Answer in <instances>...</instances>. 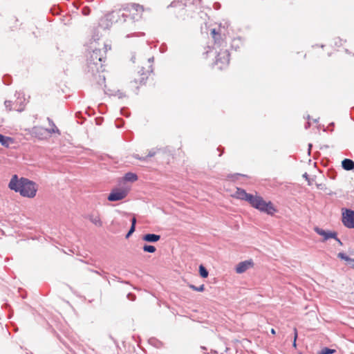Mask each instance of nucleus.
<instances>
[{
	"instance_id": "603ef678",
	"label": "nucleus",
	"mask_w": 354,
	"mask_h": 354,
	"mask_svg": "<svg viewBox=\"0 0 354 354\" xmlns=\"http://www.w3.org/2000/svg\"><path fill=\"white\" fill-rule=\"evenodd\" d=\"M310 122L309 121H308V122L305 124L304 127H305V129H308V128H310Z\"/></svg>"
},
{
	"instance_id": "ea45409f",
	"label": "nucleus",
	"mask_w": 354,
	"mask_h": 354,
	"mask_svg": "<svg viewBox=\"0 0 354 354\" xmlns=\"http://www.w3.org/2000/svg\"><path fill=\"white\" fill-rule=\"evenodd\" d=\"M347 265L351 268H354V259L351 258L348 262H347Z\"/></svg>"
},
{
	"instance_id": "4c0bfd02",
	"label": "nucleus",
	"mask_w": 354,
	"mask_h": 354,
	"mask_svg": "<svg viewBox=\"0 0 354 354\" xmlns=\"http://www.w3.org/2000/svg\"><path fill=\"white\" fill-rule=\"evenodd\" d=\"M297 330L296 328H294V341H293V343H292V345L294 347H296L297 346V344H296V340H297Z\"/></svg>"
},
{
	"instance_id": "9b49d317",
	"label": "nucleus",
	"mask_w": 354,
	"mask_h": 354,
	"mask_svg": "<svg viewBox=\"0 0 354 354\" xmlns=\"http://www.w3.org/2000/svg\"><path fill=\"white\" fill-rule=\"evenodd\" d=\"M149 73V71H145L144 67H142L138 72L139 77L135 78L134 80L131 82V83H135L136 84L139 83L140 85L145 84L148 79Z\"/></svg>"
},
{
	"instance_id": "680f3d73",
	"label": "nucleus",
	"mask_w": 354,
	"mask_h": 354,
	"mask_svg": "<svg viewBox=\"0 0 354 354\" xmlns=\"http://www.w3.org/2000/svg\"><path fill=\"white\" fill-rule=\"evenodd\" d=\"M271 333L274 335L275 334V330L274 328L271 329Z\"/></svg>"
},
{
	"instance_id": "6e6552de",
	"label": "nucleus",
	"mask_w": 354,
	"mask_h": 354,
	"mask_svg": "<svg viewBox=\"0 0 354 354\" xmlns=\"http://www.w3.org/2000/svg\"><path fill=\"white\" fill-rule=\"evenodd\" d=\"M31 135L39 140H44L47 139L50 134L47 128L35 126L32 128Z\"/></svg>"
},
{
	"instance_id": "39448f33",
	"label": "nucleus",
	"mask_w": 354,
	"mask_h": 354,
	"mask_svg": "<svg viewBox=\"0 0 354 354\" xmlns=\"http://www.w3.org/2000/svg\"><path fill=\"white\" fill-rule=\"evenodd\" d=\"M250 205L259 211L266 213L268 215H273L277 212L271 201L266 202L261 196L254 195Z\"/></svg>"
},
{
	"instance_id": "f03ea898",
	"label": "nucleus",
	"mask_w": 354,
	"mask_h": 354,
	"mask_svg": "<svg viewBox=\"0 0 354 354\" xmlns=\"http://www.w3.org/2000/svg\"><path fill=\"white\" fill-rule=\"evenodd\" d=\"M8 187L27 198L35 197L37 191V187L35 182L24 177L19 178L17 174L12 176Z\"/></svg>"
},
{
	"instance_id": "bb28decb",
	"label": "nucleus",
	"mask_w": 354,
	"mask_h": 354,
	"mask_svg": "<svg viewBox=\"0 0 354 354\" xmlns=\"http://www.w3.org/2000/svg\"><path fill=\"white\" fill-rule=\"evenodd\" d=\"M12 77L9 75H5L3 77L2 81L4 84L10 85L12 83Z\"/></svg>"
},
{
	"instance_id": "9d476101",
	"label": "nucleus",
	"mask_w": 354,
	"mask_h": 354,
	"mask_svg": "<svg viewBox=\"0 0 354 354\" xmlns=\"http://www.w3.org/2000/svg\"><path fill=\"white\" fill-rule=\"evenodd\" d=\"M314 230L317 234L323 236V241H326L330 239L336 238V232L325 230L319 227H315Z\"/></svg>"
},
{
	"instance_id": "4d7b16f0",
	"label": "nucleus",
	"mask_w": 354,
	"mask_h": 354,
	"mask_svg": "<svg viewBox=\"0 0 354 354\" xmlns=\"http://www.w3.org/2000/svg\"><path fill=\"white\" fill-rule=\"evenodd\" d=\"M303 177H304V178H306V180H308V174L307 173H304V174H303Z\"/></svg>"
},
{
	"instance_id": "3c124183",
	"label": "nucleus",
	"mask_w": 354,
	"mask_h": 354,
	"mask_svg": "<svg viewBox=\"0 0 354 354\" xmlns=\"http://www.w3.org/2000/svg\"><path fill=\"white\" fill-rule=\"evenodd\" d=\"M92 272H94V273H96L97 274H100L101 276H103V274H105V272H103V274L100 273L99 271L97 270H91Z\"/></svg>"
},
{
	"instance_id": "09e8293b",
	"label": "nucleus",
	"mask_w": 354,
	"mask_h": 354,
	"mask_svg": "<svg viewBox=\"0 0 354 354\" xmlns=\"http://www.w3.org/2000/svg\"><path fill=\"white\" fill-rule=\"evenodd\" d=\"M166 50V46L165 45H161L160 47V51L161 53H165Z\"/></svg>"
},
{
	"instance_id": "2eb2a0df",
	"label": "nucleus",
	"mask_w": 354,
	"mask_h": 354,
	"mask_svg": "<svg viewBox=\"0 0 354 354\" xmlns=\"http://www.w3.org/2000/svg\"><path fill=\"white\" fill-rule=\"evenodd\" d=\"M14 142V139L11 137L6 136L0 133V144L4 147H9L11 143Z\"/></svg>"
},
{
	"instance_id": "393cba45",
	"label": "nucleus",
	"mask_w": 354,
	"mask_h": 354,
	"mask_svg": "<svg viewBox=\"0 0 354 354\" xmlns=\"http://www.w3.org/2000/svg\"><path fill=\"white\" fill-rule=\"evenodd\" d=\"M336 352L335 349L330 348L328 347H324L321 350L319 354H333Z\"/></svg>"
},
{
	"instance_id": "49530a36",
	"label": "nucleus",
	"mask_w": 354,
	"mask_h": 354,
	"mask_svg": "<svg viewBox=\"0 0 354 354\" xmlns=\"http://www.w3.org/2000/svg\"><path fill=\"white\" fill-rule=\"evenodd\" d=\"M214 8L216 9V10H218L220 8H221V4L218 2H216L214 3V6H213Z\"/></svg>"
},
{
	"instance_id": "0eeeda50",
	"label": "nucleus",
	"mask_w": 354,
	"mask_h": 354,
	"mask_svg": "<svg viewBox=\"0 0 354 354\" xmlns=\"http://www.w3.org/2000/svg\"><path fill=\"white\" fill-rule=\"evenodd\" d=\"M128 194V191L124 189L114 188L109 194L107 199L109 201L114 202L124 199Z\"/></svg>"
},
{
	"instance_id": "aec40b11",
	"label": "nucleus",
	"mask_w": 354,
	"mask_h": 354,
	"mask_svg": "<svg viewBox=\"0 0 354 354\" xmlns=\"http://www.w3.org/2000/svg\"><path fill=\"white\" fill-rule=\"evenodd\" d=\"M136 224V218L135 217H133L131 219V225L130 227V229L129 230L128 232L127 233V234L125 236L126 239L129 238L130 236L135 232Z\"/></svg>"
},
{
	"instance_id": "f3484780",
	"label": "nucleus",
	"mask_w": 354,
	"mask_h": 354,
	"mask_svg": "<svg viewBox=\"0 0 354 354\" xmlns=\"http://www.w3.org/2000/svg\"><path fill=\"white\" fill-rule=\"evenodd\" d=\"M243 45V41L241 37H236L232 40L231 48L237 50Z\"/></svg>"
},
{
	"instance_id": "423d86ee",
	"label": "nucleus",
	"mask_w": 354,
	"mask_h": 354,
	"mask_svg": "<svg viewBox=\"0 0 354 354\" xmlns=\"http://www.w3.org/2000/svg\"><path fill=\"white\" fill-rule=\"evenodd\" d=\"M342 222L345 227L350 229H354V210L343 208Z\"/></svg>"
},
{
	"instance_id": "dca6fc26",
	"label": "nucleus",
	"mask_w": 354,
	"mask_h": 354,
	"mask_svg": "<svg viewBox=\"0 0 354 354\" xmlns=\"http://www.w3.org/2000/svg\"><path fill=\"white\" fill-rule=\"evenodd\" d=\"M47 120L48 122L49 125L51 127L50 129H48V130L49 131V133L50 134L57 133V134L60 135L61 134L60 131L56 127V125L54 123V122L53 121V120L51 118H47Z\"/></svg>"
},
{
	"instance_id": "c03bdc74",
	"label": "nucleus",
	"mask_w": 354,
	"mask_h": 354,
	"mask_svg": "<svg viewBox=\"0 0 354 354\" xmlns=\"http://www.w3.org/2000/svg\"><path fill=\"white\" fill-rule=\"evenodd\" d=\"M243 176V177H248L245 174H239V173H236V174H231L230 176H229L228 177L229 178H232L234 176Z\"/></svg>"
},
{
	"instance_id": "13d9d810",
	"label": "nucleus",
	"mask_w": 354,
	"mask_h": 354,
	"mask_svg": "<svg viewBox=\"0 0 354 354\" xmlns=\"http://www.w3.org/2000/svg\"><path fill=\"white\" fill-rule=\"evenodd\" d=\"M312 147H313L312 144H310V143L308 144V153H310Z\"/></svg>"
},
{
	"instance_id": "5701e85b",
	"label": "nucleus",
	"mask_w": 354,
	"mask_h": 354,
	"mask_svg": "<svg viewBox=\"0 0 354 354\" xmlns=\"http://www.w3.org/2000/svg\"><path fill=\"white\" fill-rule=\"evenodd\" d=\"M89 220L91 221V223H93L94 225L100 227L102 225V222L101 221L100 218L98 216H91Z\"/></svg>"
},
{
	"instance_id": "5fc2aeb1",
	"label": "nucleus",
	"mask_w": 354,
	"mask_h": 354,
	"mask_svg": "<svg viewBox=\"0 0 354 354\" xmlns=\"http://www.w3.org/2000/svg\"><path fill=\"white\" fill-rule=\"evenodd\" d=\"M201 0H193L192 3L197 5V4H199L201 3Z\"/></svg>"
},
{
	"instance_id": "412c9836",
	"label": "nucleus",
	"mask_w": 354,
	"mask_h": 354,
	"mask_svg": "<svg viewBox=\"0 0 354 354\" xmlns=\"http://www.w3.org/2000/svg\"><path fill=\"white\" fill-rule=\"evenodd\" d=\"M97 81V84L100 86L105 83V77L104 75L101 74V72H99L95 74V75H92Z\"/></svg>"
},
{
	"instance_id": "864d4df0",
	"label": "nucleus",
	"mask_w": 354,
	"mask_h": 354,
	"mask_svg": "<svg viewBox=\"0 0 354 354\" xmlns=\"http://www.w3.org/2000/svg\"><path fill=\"white\" fill-rule=\"evenodd\" d=\"M75 116H76V118H82V113H81V112H80V111H79V112H77V113H75Z\"/></svg>"
},
{
	"instance_id": "7ed1b4c3",
	"label": "nucleus",
	"mask_w": 354,
	"mask_h": 354,
	"mask_svg": "<svg viewBox=\"0 0 354 354\" xmlns=\"http://www.w3.org/2000/svg\"><path fill=\"white\" fill-rule=\"evenodd\" d=\"M105 57L100 49L95 48L87 55V73L95 75L99 72H103V63Z\"/></svg>"
},
{
	"instance_id": "a18cd8bd",
	"label": "nucleus",
	"mask_w": 354,
	"mask_h": 354,
	"mask_svg": "<svg viewBox=\"0 0 354 354\" xmlns=\"http://www.w3.org/2000/svg\"><path fill=\"white\" fill-rule=\"evenodd\" d=\"M117 95H118V97L119 98H122V97H126V95H125L124 93L120 92V91H118V94H117Z\"/></svg>"
},
{
	"instance_id": "338daca9",
	"label": "nucleus",
	"mask_w": 354,
	"mask_h": 354,
	"mask_svg": "<svg viewBox=\"0 0 354 354\" xmlns=\"http://www.w3.org/2000/svg\"><path fill=\"white\" fill-rule=\"evenodd\" d=\"M314 122H318V119H315V120H314Z\"/></svg>"
},
{
	"instance_id": "de8ad7c7",
	"label": "nucleus",
	"mask_w": 354,
	"mask_h": 354,
	"mask_svg": "<svg viewBox=\"0 0 354 354\" xmlns=\"http://www.w3.org/2000/svg\"><path fill=\"white\" fill-rule=\"evenodd\" d=\"M73 4L77 9H78L81 5V3L78 1H74Z\"/></svg>"
},
{
	"instance_id": "b1692460",
	"label": "nucleus",
	"mask_w": 354,
	"mask_h": 354,
	"mask_svg": "<svg viewBox=\"0 0 354 354\" xmlns=\"http://www.w3.org/2000/svg\"><path fill=\"white\" fill-rule=\"evenodd\" d=\"M142 250L144 252H149V253H153L156 252V248L155 246L152 245H147V244H145L144 245V246L142 247Z\"/></svg>"
},
{
	"instance_id": "c85d7f7f",
	"label": "nucleus",
	"mask_w": 354,
	"mask_h": 354,
	"mask_svg": "<svg viewBox=\"0 0 354 354\" xmlns=\"http://www.w3.org/2000/svg\"><path fill=\"white\" fill-rule=\"evenodd\" d=\"M337 257L342 259V260H344L346 261V262H348V261L350 260L351 257H349L348 255H346L345 253L344 252H339L337 254Z\"/></svg>"
},
{
	"instance_id": "ddd939ff",
	"label": "nucleus",
	"mask_w": 354,
	"mask_h": 354,
	"mask_svg": "<svg viewBox=\"0 0 354 354\" xmlns=\"http://www.w3.org/2000/svg\"><path fill=\"white\" fill-rule=\"evenodd\" d=\"M142 240L149 243H156L160 239V235L156 234H145L142 236Z\"/></svg>"
},
{
	"instance_id": "79ce46f5",
	"label": "nucleus",
	"mask_w": 354,
	"mask_h": 354,
	"mask_svg": "<svg viewBox=\"0 0 354 354\" xmlns=\"http://www.w3.org/2000/svg\"><path fill=\"white\" fill-rule=\"evenodd\" d=\"M336 176L337 174L335 171H332L328 174V176L331 179H335L336 178Z\"/></svg>"
},
{
	"instance_id": "0e129e2a",
	"label": "nucleus",
	"mask_w": 354,
	"mask_h": 354,
	"mask_svg": "<svg viewBox=\"0 0 354 354\" xmlns=\"http://www.w3.org/2000/svg\"><path fill=\"white\" fill-rule=\"evenodd\" d=\"M306 118L309 120L310 119V116L309 115H308L306 116Z\"/></svg>"
},
{
	"instance_id": "a19ab883",
	"label": "nucleus",
	"mask_w": 354,
	"mask_h": 354,
	"mask_svg": "<svg viewBox=\"0 0 354 354\" xmlns=\"http://www.w3.org/2000/svg\"><path fill=\"white\" fill-rule=\"evenodd\" d=\"M103 121V118L99 117L95 118V122L97 125H100Z\"/></svg>"
},
{
	"instance_id": "4be33fe9",
	"label": "nucleus",
	"mask_w": 354,
	"mask_h": 354,
	"mask_svg": "<svg viewBox=\"0 0 354 354\" xmlns=\"http://www.w3.org/2000/svg\"><path fill=\"white\" fill-rule=\"evenodd\" d=\"M198 272H199L200 276L202 278H207L208 277L209 272L203 264H201L199 266Z\"/></svg>"
},
{
	"instance_id": "cd10ccee",
	"label": "nucleus",
	"mask_w": 354,
	"mask_h": 354,
	"mask_svg": "<svg viewBox=\"0 0 354 354\" xmlns=\"http://www.w3.org/2000/svg\"><path fill=\"white\" fill-rule=\"evenodd\" d=\"M149 342L153 345L154 346L156 347H159L160 346V345L162 344L161 342L158 341V339H155V338H151L149 339Z\"/></svg>"
},
{
	"instance_id": "69168bd1",
	"label": "nucleus",
	"mask_w": 354,
	"mask_h": 354,
	"mask_svg": "<svg viewBox=\"0 0 354 354\" xmlns=\"http://www.w3.org/2000/svg\"><path fill=\"white\" fill-rule=\"evenodd\" d=\"M23 110H24V109H18L17 111H19V112H21V111H22Z\"/></svg>"
},
{
	"instance_id": "c9c22d12",
	"label": "nucleus",
	"mask_w": 354,
	"mask_h": 354,
	"mask_svg": "<svg viewBox=\"0 0 354 354\" xmlns=\"http://www.w3.org/2000/svg\"><path fill=\"white\" fill-rule=\"evenodd\" d=\"M145 35V32H134L133 34H131V35H127L126 36V37L129 38V37H133V36H136V37H142V36H144Z\"/></svg>"
},
{
	"instance_id": "f8f14e48",
	"label": "nucleus",
	"mask_w": 354,
	"mask_h": 354,
	"mask_svg": "<svg viewBox=\"0 0 354 354\" xmlns=\"http://www.w3.org/2000/svg\"><path fill=\"white\" fill-rule=\"evenodd\" d=\"M253 266L254 262L252 259L241 261L236 265V272L239 274L243 273Z\"/></svg>"
},
{
	"instance_id": "a211bd4d",
	"label": "nucleus",
	"mask_w": 354,
	"mask_h": 354,
	"mask_svg": "<svg viewBox=\"0 0 354 354\" xmlns=\"http://www.w3.org/2000/svg\"><path fill=\"white\" fill-rule=\"evenodd\" d=\"M166 151L165 149L162 148H153L149 151V153L147 156L145 157H147V159L149 158H152L155 156L156 155L158 154L159 153H165Z\"/></svg>"
},
{
	"instance_id": "bf43d9fd",
	"label": "nucleus",
	"mask_w": 354,
	"mask_h": 354,
	"mask_svg": "<svg viewBox=\"0 0 354 354\" xmlns=\"http://www.w3.org/2000/svg\"><path fill=\"white\" fill-rule=\"evenodd\" d=\"M21 95V93L19 92H16V93H15V96H17V98H19Z\"/></svg>"
},
{
	"instance_id": "6ab92c4d",
	"label": "nucleus",
	"mask_w": 354,
	"mask_h": 354,
	"mask_svg": "<svg viewBox=\"0 0 354 354\" xmlns=\"http://www.w3.org/2000/svg\"><path fill=\"white\" fill-rule=\"evenodd\" d=\"M124 180L127 182H135L138 180V176L133 172H127L124 174Z\"/></svg>"
},
{
	"instance_id": "e2e57ef3",
	"label": "nucleus",
	"mask_w": 354,
	"mask_h": 354,
	"mask_svg": "<svg viewBox=\"0 0 354 354\" xmlns=\"http://www.w3.org/2000/svg\"><path fill=\"white\" fill-rule=\"evenodd\" d=\"M136 94H138V88H139V87L136 86Z\"/></svg>"
},
{
	"instance_id": "7c9ffc66",
	"label": "nucleus",
	"mask_w": 354,
	"mask_h": 354,
	"mask_svg": "<svg viewBox=\"0 0 354 354\" xmlns=\"http://www.w3.org/2000/svg\"><path fill=\"white\" fill-rule=\"evenodd\" d=\"M124 121L121 118H117L115 121V124L117 128H121L124 126Z\"/></svg>"
},
{
	"instance_id": "72a5a7b5",
	"label": "nucleus",
	"mask_w": 354,
	"mask_h": 354,
	"mask_svg": "<svg viewBox=\"0 0 354 354\" xmlns=\"http://www.w3.org/2000/svg\"><path fill=\"white\" fill-rule=\"evenodd\" d=\"M334 44L338 47L341 46L343 44V40L339 37H337L334 39Z\"/></svg>"
},
{
	"instance_id": "6e6d98bb",
	"label": "nucleus",
	"mask_w": 354,
	"mask_h": 354,
	"mask_svg": "<svg viewBox=\"0 0 354 354\" xmlns=\"http://www.w3.org/2000/svg\"><path fill=\"white\" fill-rule=\"evenodd\" d=\"M135 59H136V55L135 54H133L131 57V61L134 63L135 62Z\"/></svg>"
},
{
	"instance_id": "f257e3e1",
	"label": "nucleus",
	"mask_w": 354,
	"mask_h": 354,
	"mask_svg": "<svg viewBox=\"0 0 354 354\" xmlns=\"http://www.w3.org/2000/svg\"><path fill=\"white\" fill-rule=\"evenodd\" d=\"M211 35L214 41V46L212 47L207 46L203 54L206 55V57L210 55L214 56L215 61L213 66L222 70L230 63V53L227 48V41L223 39L220 32H216L215 28L211 30Z\"/></svg>"
},
{
	"instance_id": "a878e982",
	"label": "nucleus",
	"mask_w": 354,
	"mask_h": 354,
	"mask_svg": "<svg viewBox=\"0 0 354 354\" xmlns=\"http://www.w3.org/2000/svg\"><path fill=\"white\" fill-rule=\"evenodd\" d=\"M189 287L193 290H195V291H197V292H203L204 290H205V286L204 284H202L200 286L197 287L194 285H192V284H190L189 285Z\"/></svg>"
},
{
	"instance_id": "58836bf2",
	"label": "nucleus",
	"mask_w": 354,
	"mask_h": 354,
	"mask_svg": "<svg viewBox=\"0 0 354 354\" xmlns=\"http://www.w3.org/2000/svg\"><path fill=\"white\" fill-rule=\"evenodd\" d=\"M86 113L88 115L91 116V115H92L93 114H94V111H93L91 107H88V108L86 109Z\"/></svg>"
},
{
	"instance_id": "c756f323",
	"label": "nucleus",
	"mask_w": 354,
	"mask_h": 354,
	"mask_svg": "<svg viewBox=\"0 0 354 354\" xmlns=\"http://www.w3.org/2000/svg\"><path fill=\"white\" fill-rule=\"evenodd\" d=\"M82 15L84 16H88L91 13V8L89 6H86L82 9Z\"/></svg>"
},
{
	"instance_id": "774afa93",
	"label": "nucleus",
	"mask_w": 354,
	"mask_h": 354,
	"mask_svg": "<svg viewBox=\"0 0 354 354\" xmlns=\"http://www.w3.org/2000/svg\"><path fill=\"white\" fill-rule=\"evenodd\" d=\"M346 53H349V51H348V49H346Z\"/></svg>"
},
{
	"instance_id": "37998d69",
	"label": "nucleus",
	"mask_w": 354,
	"mask_h": 354,
	"mask_svg": "<svg viewBox=\"0 0 354 354\" xmlns=\"http://www.w3.org/2000/svg\"><path fill=\"white\" fill-rule=\"evenodd\" d=\"M127 298L131 301H133L136 299V296L131 293H129L127 295Z\"/></svg>"
},
{
	"instance_id": "473e14b6",
	"label": "nucleus",
	"mask_w": 354,
	"mask_h": 354,
	"mask_svg": "<svg viewBox=\"0 0 354 354\" xmlns=\"http://www.w3.org/2000/svg\"><path fill=\"white\" fill-rule=\"evenodd\" d=\"M133 157L135 159H137V160H141V161H143V162H147V157L140 156L138 154H133Z\"/></svg>"
},
{
	"instance_id": "e433bc0d",
	"label": "nucleus",
	"mask_w": 354,
	"mask_h": 354,
	"mask_svg": "<svg viewBox=\"0 0 354 354\" xmlns=\"http://www.w3.org/2000/svg\"><path fill=\"white\" fill-rule=\"evenodd\" d=\"M185 6V4H183V3L181 1H173L170 3L169 6H168V8L169 7H176L178 6Z\"/></svg>"
},
{
	"instance_id": "1a4fd4ad",
	"label": "nucleus",
	"mask_w": 354,
	"mask_h": 354,
	"mask_svg": "<svg viewBox=\"0 0 354 354\" xmlns=\"http://www.w3.org/2000/svg\"><path fill=\"white\" fill-rule=\"evenodd\" d=\"M236 197L239 199L245 201L251 204L254 195L247 193L246 191L242 188H236Z\"/></svg>"
},
{
	"instance_id": "4468645a",
	"label": "nucleus",
	"mask_w": 354,
	"mask_h": 354,
	"mask_svg": "<svg viewBox=\"0 0 354 354\" xmlns=\"http://www.w3.org/2000/svg\"><path fill=\"white\" fill-rule=\"evenodd\" d=\"M342 167L346 171L354 170V161L349 158H344L342 161Z\"/></svg>"
},
{
	"instance_id": "20e7f679",
	"label": "nucleus",
	"mask_w": 354,
	"mask_h": 354,
	"mask_svg": "<svg viewBox=\"0 0 354 354\" xmlns=\"http://www.w3.org/2000/svg\"><path fill=\"white\" fill-rule=\"evenodd\" d=\"M131 9L136 12V13H122L120 14V12H113L111 13H109L106 15V19L109 21H112L113 18L115 17H122L123 18L124 21H127L128 19L132 20L133 21L138 20V19L140 17V15L143 11V7L139 4L133 3L131 5Z\"/></svg>"
},
{
	"instance_id": "8fccbe9b",
	"label": "nucleus",
	"mask_w": 354,
	"mask_h": 354,
	"mask_svg": "<svg viewBox=\"0 0 354 354\" xmlns=\"http://www.w3.org/2000/svg\"><path fill=\"white\" fill-rule=\"evenodd\" d=\"M340 245H342V242L341 240L337 237V233H336V238H333Z\"/></svg>"
},
{
	"instance_id": "2f4dec72",
	"label": "nucleus",
	"mask_w": 354,
	"mask_h": 354,
	"mask_svg": "<svg viewBox=\"0 0 354 354\" xmlns=\"http://www.w3.org/2000/svg\"><path fill=\"white\" fill-rule=\"evenodd\" d=\"M120 113L127 117V118H129L130 116V112L128 111V109L126 108V107H122L121 109H120Z\"/></svg>"
},
{
	"instance_id": "052dcab7",
	"label": "nucleus",
	"mask_w": 354,
	"mask_h": 354,
	"mask_svg": "<svg viewBox=\"0 0 354 354\" xmlns=\"http://www.w3.org/2000/svg\"><path fill=\"white\" fill-rule=\"evenodd\" d=\"M153 59H154L153 57H150V58H149L148 62H149V63L153 62Z\"/></svg>"
},
{
	"instance_id": "f704fd0d",
	"label": "nucleus",
	"mask_w": 354,
	"mask_h": 354,
	"mask_svg": "<svg viewBox=\"0 0 354 354\" xmlns=\"http://www.w3.org/2000/svg\"><path fill=\"white\" fill-rule=\"evenodd\" d=\"M4 105L8 111H10L12 110V101L6 100L4 102Z\"/></svg>"
}]
</instances>
